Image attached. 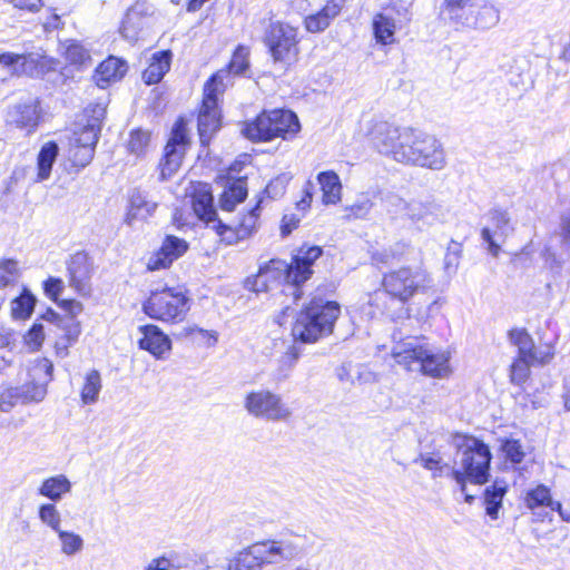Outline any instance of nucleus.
<instances>
[{"label":"nucleus","instance_id":"5fc2aeb1","mask_svg":"<svg viewBox=\"0 0 570 570\" xmlns=\"http://www.w3.org/2000/svg\"><path fill=\"white\" fill-rule=\"evenodd\" d=\"M461 255V245L455 242H451L448 246L446 254L444 257V268L446 272H454L459 265Z\"/></svg>","mask_w":570,"mask_h":570},{"label":"nucleus","instance_id":"79ce46f5","mask_svg":"<svg viewBox=\"0 0 570 570\" xmlns=\"http://www.w3.org/2000/svg\"><path fill=\"white\" fill-rule=\"evenodd\" d=\"M249 50L244 46H238L234 51L232 60L228 65V70H220L223 72V79L227 77L229 73L233 75H243L249 67Z\"/></svg>","mask_w":570,"mask_h":570},{"label":"nucleus","instance_id":"6ab92c4d","mask_svg":"<svg viewBox=\"0 0 570 570\" xmlns=\"http://www.w3.org/2000/svg\"><path fill=\"white\" fill-rule=\"evenodd\" d=\"M188 249L186 240L168 235L160 248L148 259L147 267L150 271L167 268Z\"/></svg>","mask_w":570,"mask_h":570},{"label":"nucleus","instance_id":"603ef678","mask_svg":"<svg viewBox=\"0 0 570 570\" xmlns=\"http://www.w3.org/2000/svg\"><path fill=\"white\" fill-rule=\"evenodd\" d=\"M150 141V134L144 130H134L130 134V139L128 142V149L131 154L137 156L142 155Z\"/></svg>","mask_w":570,"mask_h":570},{"label":"nucleus","instance_id":"c756f323","mask_svg":"<svg viewBox=\"0 0 570 570\" xmlns=\"http://www.w3.org/2000/svg\"><path fill=\"white\" fill-rule=\"evenodd\" d=\"M373 35L377 43L395 42V20L384 13H376L372 20Z\"/></svg>","mask_w":570,"mask_h":570},{"label":"nucleus","instance_id":"72a5a7b5","mask_svg":"<svg viewBox=\"0 0 570 570\" xmlns=\"http://www.w3.org/2000/svg\"><path fill=\"white\" fill-rule=\"evenodd\" d=\"M524 503L530 510L541 507H549L554 510L556 502L551 498L550 489L544 484H539L529 490L524 497Z\"/></svg>","mask_w":570,"mask_h":570},{"label":"nucleus","instance_id":"aec40b11","mask_svg":"<svg viewBox=\"0 0 570 570\" xmlns=\"http://www.w3.org/2000/svg\"><path fill=\"white\" fill-rule=\"evenodd\" d=\"M69 285L80 295L90 292L91 263L88 255L78 252L68 262Z\"/></svg>","mask_w":570,"mask_h":570},{"label":"nucleus","instance_id":"4d7b16f0","mask_svg":"<svg viewBox=\"0 0 570 570\" xmlns=\"http://www.w3.org/2000/svg\"><path fill=\"white\" fill-rule=\"evenodd\" d=\"M331 21L320 10L305 18V27L309 32H321L330 26Z\"/></svg>","mask_w":570,"mask_h":570},{"label":"nucleus","instance_id":"f8f14e48","mask_svg":"<svg viewBox=\"0 0 570 570\" xmlns=\"http://www.w3.org/2000/svg\"><path fill=\"white\" fill-rule=\"evenodd\" d=\"M191 206L196 216L207 225H212V228L216 230L220 239L227 245H234L246 239L245 237H240V229L237 224H225L217 218V213L214 207V197L208 184L198 183L194 186Z\"/></svg>","mask_w":570,"mask_h":570},{"label":"nucleus","instance_id":"412c9836","mask_svg":"<svg viewBox=\"0 0 570 570\" xmlns=\"http://www.w3.org/2000/svg\"><path fill=\"white\" fill-rule=\"evenodd\" d=\"M150 8L146 1H137L130 7L122 20L120 32L124 38L134 41L137 40L140 30L147 26Z\"/></svg>","mask_w":570,"mask_h":570},{"label":"nucleus","instance_id":"e2e57ef3","mask_svg":"<svg viewBox=\"0 0 570 570\" xmlns=\"http://www.w3.org/2000/svg\"><path fill=\"white\" fill-rule=\"evenodd\" d=\"M344 3L345 0H328L321 11L330 21H332L336 16H338Z\"/></svg>","mask_w":570,"mask_h":570},{"label":"nucleus","instance_id":"423d86ee","mask_svg":"<svg viewBox=\"0 0 570 570\" xmlns=\"http://www.w3.org/2000/svg\"><path fill=\"white\" fill-rule=\"evenodd\" d=\"M392 356L407 371L419 370L434 379H444L451 373L449 352L419 345L413 338L397 343L392 348Z\"/></svg>","mask_w":570,"mask_h":570},{"label":"nucleus","instance_id":"4468645a","mask_svg":"<svg viewBox=\"0 0 570 570\" xmlns=\"http://www.w3.org/2000/svg\"><path fill=\"white\" fill-rule=\"evenodd\" d=\"M244 409L249 415L271 422H286L293 415L279 394L264 389L247 393Z\"/></svg>","mask_w":570,"mask_h":570},{"label":"nucleus","instance_id":"a878e982","mask_svg":"<svg viewBox=\"0 0 570 570\" xmlns=\"http://www.w3.org/2000/svg\"><path fill=\"white\" fill-rule=\"evenodd\" d=\"M72 484L65 474H58L45 479L39 489L38 493L52 502H59L63 495L70 493Z\"/></svg>","mask_w":570,"mask_h":570},{"label":"nucleus","instance_id":"49530a36","mask_svg":"<svg viewBox=\"0 0 570 570\" xmlns=\"http://www.w3.org/2000/svg\"><path fill=\"white\" fill-rule=\"evenodd\" d=\"M99 131L100 127L98 124H89L79 132V135L75 138L72 144H76L83 148H92L95 150L96 145L98 142Z\"/></svg>","mask_w":570,"mask_h":570},{"label":"nucleus","instance_id":"680f3d73","mask_svg":"<svg viewBox=\"0 0 570 570\" xmlns=\"http://www.w3.org/2000/svg\"><path fill=\"white\" fill-rule=\"evenodd\" d=\"M170 570H179L187 568L189 564V558L177 551H170L166 553Z\"/></svg>","mask_w":570,"mask_h":570},{"label":"nucleus","instance_id":"bb28decb","mask_svg":"<svg viewBox=\"0 0 570 570\" xmlns=\"http://www.w3.org/2000/svg\"><path fill=\"white\" fill-rule=\"evenodd\" d=\"M171 51L164 50L153 55L149 66L142 72L147 85L158 83L170 69Z\"/></svg>","mask_w":570,"mask_h":570},{"label":"nucleus","instance_id":"dca6fc26","mask_svg":"<svg viewBox=\"0 0 570 570\" xmlns=\"http://www.w3.org/2000/svg\"><path fill=\"white\" fill-rule=\"evenodd\" d=\"M41 320L49 324V331H52L51 326H53L62 332L56 340L55 351L61 358L68 356L69 347L76 344L81 333L80 322L72 317H61L50 308L41 315Z\"/></svg>","mask_w":570,"mask_h":570},{"label":"nucleus","instance_id":"13d9d810","mask_svg":"<svg viewBox=\"0 0 570 570\" xmlns=\"http://www.w3.org/2000/svg\"><path fill=\"white\" fill-rule=\"evenodd\" d=\"M554 355L553 346L550 344L541 345L534 348V353L531 357L533 365L548 364Z\"/></svg>","mask_w":570,"mask_h":570},{"label":"nucleus","instance_id":"774afa93","mask_svg":"<svg viewBox=\"0 0 570 570\" xmlns=\"http://www.w3.org/2000/svg\"><path fill=\"white\" fill-rule=\"evenodd\" d=\"M560 234L563 243L570 246V209L560 216Z\"/></svg>","mask_w":570,"mask_h":570},{"label":"nucleus","instance_id":"37998d69","mask_svg":"<svg viewBox=\"0 0 570 570\" xmlns=\"http://www.w3.org/2000/svg\"><path fill=\"white\" fill-rule=\"evenodd\" d=\"M488 217L494 227L492 234L498 237L505 238L512 232L511 219L507 210L493 208L488 213Z\"/></svg>","mask_w":570,"mask_h":570},{"label":"nucleus","instance_id":"9d476101","mask_svg":"<svg viewBox=\"0 0 570 570\" xmlns=\"http://www.w3.org/2000/svg\"><path fill=\"white\" fill-rule=\"evenodd\" d=\"M189 299L181 288L164 287L153 291L142 305L151 318L166 323H180L189 311Z\"/></svg>","mask_w":570,"mask_h":570},{"label":"nucleus","instance_id":"a211bd4d","mask_svg":"<svg viewBox=\"0 0 570 570\" xmlns=\"http://www.w3.org/2000/svg\"><path fill=\"white\" fill-rule=\"evenodd\" d=\"M187 130L183 121H178L171 132L166 147L163 161L160 163L161 176L164 179L171 177L180 167L185 153Z\"/></svg>","mask_w":570,"mask_h":570},{"label":"nucleus","instance_id":"cd10ccee","mask_svg":"<svg viewBox=\"0 0 570 570\" xmlns=\"http://www.w3.org/2000/svg\"><path fill=\"white\" fill-rule=\"evenodd\" d=\"M317 181L323 191V203L335 205L341 202L342 184L338 175L333 170L322 171L317 175Z\"/></svg>","mask_w":570,"mask_h":570},{"label":"nucleus","instance_id":"b1692460","mask_svg":"<svg viewBox=\"0 0 570 570\" xmlns=\"http://www.w3.org/2000/svg\"><path fill=\"white\" fill-rule=\"evenodd\" d=\"M157 204L149 200L147 196L139 189H134L129 197V210L126 215V223L134 225L138 219H146L153 215Z\"/></svg>","mask_w":570,"mask_h":570},{"label":"nucleus","instance_id":"8fccbe9b","mask_svg":"<svg viewBox=\"0 0 570 570\" xmlns=\"http://www.w3.org/2000/svg\"><path fill=\"white\" fill-rule=\"evenodd\" d=\"M533 365L531 360L517 357L511 365L510 377L512 383L521 385L527 381L530 375V367Z\"/></svg>","mask_w":570,"mask_h":570},{"label":"nucleus","instance_id":"864d4df0","mask_svg":"<svg viewBox=\"0 0 570 570\" xmlns=\"http://www.w3.org/2000/svg\"><path fill=\"white\" fill-rule=\"evenodd\" d=\"M292 179L288 174H281L268 183L265 193L269 198L276 199L285 194L286 187Z\"/></svg>","mask_w":570,"mask_h":570},{"label":"nucleus","instance_id":"2f4dec72","mask_svg":"<svg viewBox=\"0 0 570 570\" xmlns=\"http://www.w3.org/2000/svg\"><path fill=\"white\" fill-rule=\"evenodd\" d=\"M507 493V483L502 480H497L484 490V504L487 514L495 520L499 517V510L502 505L503 497Z\"/></svg>","mask_w":570,"mask_h":570},{"label":"nucleus","instance_id":"4c0bfd02","mask_svg":"<svg viewBox=\"0 0 570 570\" xmlns=\"http://www.w3.org/2000/svg\"><path fill=\"white\" fill-rule=\"evenodd\" d=\"M57 535L60 542V551L62 554L67 557H73L83 550L85 542L81 535L62 529L57 532Z\"/></svg>","mask_w":570,"mask_h":570},{"label":"nucleus","instance_id":"ddd939ff","mask_svg":"<svg viewBox=\"0 0 570 570\" xmlns=\"http://www.w3.org/2000/svg\"><path fill=\"white\" fill-rule=\"evenodd\" d=\"M223 91V72L215 73L205 85L204 99L198 115V134L202 145H208L220 127L218 95Z\"/></svg>","mask_w":570,"mask_h":570},{"label":"nucleus","instance_id":"7c9ffc66","mask_svg":"<svg viewBox=\"0 0 570 570\" xmlns=\"http://www.w3.org/2000/svg\"><path fill=\"white\" fill-rule=\"evenodd\" d=\"M246 196V183L242 179L234 180L220 195V209L225 212H233L239 203L245 200Z\"/></svg>","mask_w":570,"mask_h":570},{"label":"nucleus","instance_id":"0e129e2a","mask_svg":"<svg viewBox=\"0 0 570 570\" xmlns=\"http://www.w3.org/2000/svg\"><path fill=\"white\" fill-rule=\"evenodd\" d=\"M421 464L424 469L433 472L434 478H439L442 475L443 466L441 465V461L433 456H421Z\"/></svg>","mask_w":570,"mask_h":570},{"label":"nucleus","instance_id":"20e7f679","mask_svg":"<svg viewBox=\"0 0 570 570\" xmlns=\"http://www.w3.org/2000/svg\"><path fill=\"white\" fill-rule=\"evenodd\" d=\"M454 444L458 450V468H452L450 475L465 494V501L472 503L474 497L465 493L466 482L484 484L488 481L492 455L489 446L474 436L456 435Z\"/></svg>","mask_w":570,"mask_h":570},{"label":"nucleus","instance_id":"6e6552de","mask_svg":"<svg viewBox=\"0 0 570 570\" xmlns=\"http://www.w3.org/2000/svg\"><path fill=\"white\" fill-rule=\"evenodd\" d=\"M297 116L286 109L264 110L255 120L247 122L243 135L253 141H269L274 138H287L299 130Z\"/></svg>","mask_w":570,"mask_h":570},{"label":"nucleus","instance_id":"4be33fe9","mask_svg":"<svg viewBox=\"0 0 570 570\" xmlns=\"http://www.w3.org/2000/svg\"><path fill=\"white\" fill-rule=\"evenodd\" d=\"M142 334L138 344L141 350L148 351L157 358H163L171 348L169 337L156 325H145L139 327Z\"/></svg>","mask_w":570,"mask_h":570},{"label":"nucleus","instance_id":"c85d7f7f","mask_svg":"<svg viewBox=\"0 0 570 570\" xmlns=\"http://www.w3.org/2000/svg\"><path fill=\"white\" fill-rule=\"evenodd\" d=\"M58 154L59 147L55 141H48L42 145L37 158V181L49 179Z\"/></svg>","mask_w":570,"mask_h":570},{"label":"nucleus","instance_id":"69168bd1","mask_svg":"<svg viewBox=\"0 0 570 570\" xmlns=\"http://www.w3.org/2000/svg\"><path fill=\"white\" fill-rule=\"evenodd\" d=\"M59 306L68 313L67 317H72L73 320L83 309L82 304L76 299H62L59 302Z\"/></svg>","mask_w":570,"mask_h":570},{"label":"nucleus","instance_id":"3c124183","mask_svg":"<svg viewBox=\"0 0 570 570\" xmlns=\"http://www.w3.org/2000/svg\"><path fill=\"white\" fill-rule=\"evenodd\" d=\"M259 218V203L250 209L243 218L237 223L240 229V237L248 238L257 228Z\"/></svg>","mask_w":570,"mask_h":570},{"label":"nucleus","instance_id":"7ed1b4c3","mask_svg":"<svg viewBox=\"0 0 570 570\" xmlns=\"http://www.w3.org/2000/svg\"><path fill=\"white\" fill-rule=\"evenodd\" d=\"M305 537L292 531L274 539L256 541L237 551L227 562V570H263L301 558L305 552Z\"/></svg>","mask_w":570,"mask_h":570},{"label":"nucleus","instance_id":"f704fd0d","mask_svg":"<svg viewBox=\"0 0 570 570\" xmlns=\"http://www.w3.org/2000/svg\"><path fill=\"white\" fill-rule=\"evenodd\" d=\"M65 59L78 68L87 67L91 62L89 50L75 40L65 43Z\"/></svg>","mask_w":570,"mask_h":570},{"label":"nucleus","instance_id":"393cba45","mask_svg":"<svg viewBox=\"0 0 570 570\" xmlns=\"http://www.w3.org/2000/svg\"><path fill=\"white\" fill-rule=\"evenodd\" d=\"M441 13L458 26L466 27L473 22L470 16L474 13L471 0H444Z\"/></svg>","mask_w":570,"mask_h":570},{"label":"nucleus","instance_id":"e433bc0d","mask_svg":"<svg viewBox=\"0 0 570 570\" xmlns=\"http://www.w3.org/2000/svg\"><path fill=\"white\" fill-rule=\"evenodd\" d=\"M509 336L511 343L518 347V357L531 360L535 348L531 335L523 328H514Z\"/></svg>","mask_w":570,"mask_h":570},{"label":"nucleus","instance_id":"473e14b6","mask_svg":"<svg viewBox=\"0 0 570 570\" xmlns=\"http://www.w3.org/2000/svg\"><path fill=\"white\" fill-rule=\"evenodd\" d=\"M101 376L97 370H91L85 376L80 397L83 404H95L101 391Z\"/></svg>","mask_w":570,"mask_h":570},{"label":"nucleus","instance_id":"39448f33","mask_svg":"<svg viewBox=\"0 0 570 570\" xmlns=\"http://www.w3.org/2000/svg\"><path fill=\"white\" fill-rule=\"evenodd\" d=\"M340 314L338 303L314 297L298 314L292 328V335L295 341L314 343L333 332Z\"/></svg>","mask_w":570,"mask_h":570},{"label":"nucleus","instance_id":"a18cd8bd","mask_svg":"<svg viewBox=\"0 0 570 570\" xmlns=\"http://www.w3.org/2000/svg\"><path fill=\"white\" fill-rule=\"evenodd\" d=\"M36 58L32 53L18 55L12 52H4L0 55V63L6 67H12L16 71L20 67L22 71H26L28 65L36 63Z\"/></svg>","mask_w":570,"mask_h":570},{"label":"nucleus","instance_id":"de8ad7c7","mask_svg":"<svg viewBox=\"0 0 570 570\" xmlns=\"http://www.w3.org/2000/svg\"><path fill=\"white\" fill-rule=\"evenodd\" d=\"M46 331L42 323L38 320L33 323L30 330L23 336L24 344L30 351H38L45 341Z\"/></svg>","mask_w":570,"mask_h":570},{"label":"nucleus","instance_id":"09e8293b","mask_svg":"<svg viewBox=\"0 0 570 570\" xmlns=\"http://www.w3.org/2000/svg\"><path fill=\"white\" fill-rule=\"evenodd\" d=\"M94 155L95 151L92 148H83L76 144H72L69 150V159L72 166L77 168H85L88 166L91 163Z\"/></svg>","mask_w":570,"mask_h":570},{"label":"nucleus","instance_id":"bf43d9fd","mask_svg":"<svg viewBox=\"0 0 570 570\" xmlns=\"http://www.w3.org/2000/svg\"><path fill=\"white\" fill-rule=\"evenodd\" d=\"M45 293L48 297L58 302L59 295L62 293L65 285L62 279L49 277L43 284Z\"/></svg>","mask_w":570,"mask_h":570},{"label":"nucleus","instance_id":"2eb2a0df","mask_svg":"<svg viewBox=\"0 0 570 570\" xmlns=\"http://www.w3.org/2000/svg\"><path fill=\"white\" fill-rule=\"evenodd\" d=\"M8 127L26 131L28 135L36 132L41 120V107L36 97L26 96L10 102L3 116Z\"/></svg>","mask_w":570,"mask_h":570},{"label":"nucleus","instance_id":"a19ab883","mask_svg":"<svg viewBox=\"0 0 570 570\" xmlns=\"http://www.w3.org/2000/svg\"><path fill=\"white\" fill-rule=\"evenodd\" d=\"M38 518L56 533L61 530V513L53 503H42L38 509Z\"/></svg>","mask_w":570,"mask_h":570},{"label":"nucleus","instance_id":"052dcab7","mask_svg":"<svg viewBox=\"0 0 570 570\" xmlns=\"http://www.w3.org/2000/svg\"><path fill=\"white\" fill-rule=\"evenodd\" d=\"M298 355L294 350H288L284 355H282L281 363V374L283 376H287L288 372L295 366L297 362Z\"/></svg>","mask_w":570,"mask_h":570},{"label":"nucleus","instance_id":"0eeeda50","mask_svg":"<svg viewBox=\"0 0 570 570\" xmlns=\"http://www.w3.org/2000/svg\"><path fill=\"white\" fill-rule=\"evenodd\" d=\"M53 364L40 358L30 371L31 381L6 389L0 394V411L10 412L18 404L40 403L47 395V385L52 380Z\"/></svg>","mask_w":570,"mask_h":570},{"label":"nucleus","instance_id":"338daca9","mask_svg":"<svg viewBox=\"0 0 570 570\" xmlns=\"http://www.w3.org/2000/svg\"><path fill=\"white\" fill-rule=\"evenodd\" d=\"M372 206H373V203L371 202V199L364 197V198L357 200L356 203H354L351 207V210L356 217H364L365 215H367L370 213Z\"/></svg>","mask_w":570,"mask_h":570},{"label":"nucleus","instance_id":"ea45409f","mask_svg":"<svg viewBox=\"0 0 570 570\" xmlns=\"http://www.w3.org/2000/svg\"><path fill=\"white\" fill-rule=\"evenodd\" d=\"M382 206L394 218H405L409 200H405L400 195L393 191L384 193L382 198Z\"/></svg>","mask_w":570,"mask_h":570},{"label":"nucleus","instance_id":"6e6d98bb","mask_svg":"<svg viewBox=\"0 0 570 570\" xmlns=\"http://www.w3.org/2000/svg\"><path fill=\"white\" fill-rule=\"evenodd\" d=\"M18 273V263L14 261H6L0 264V288L12 283Z\"/></svg>","mask_w":570,"mask_h":570},{"label":"nucleus","instance_id":"f257e3e1","mask_svg":"<svg viewBox=\"0 0 570 570\" xmlns=\"http://www.w3.org/2000/svg\"><path fill=\"white\" fill-rule=\"evenodd\" d=\"M373 146L403 164L441 170L445 166L442 144L432 135L411 127L375 121L368 130Z\"/></svg>","mask_w":570,"mask_h":570},{"label":"nucleus","instance_id":"1a4fd4ad","mask_svg":"<svg viewBox=\"0 0 570 570\" xmlns=\"http://www.w3.org/2000/svg\"><path fill=\"white\" fill-rule=\"evenodd\" d=\"M263 42L274 65L287 70L299 56L297 29L282 21H272L265 29Z\"/></svg>","mask_w":570,"mask_h":570},{"label":"nucleus","instance_id":"c9c22d12","mask_svg":"<svg viewBox=\"0 0 570 570\" xmlns=\"http://www.w3.org/2000/svg\"><path fill=\"white\" fill-rule=\"evenodd\" d=\"M499 17V11L492 6H483L478 10L474 8V13L470 16V20L474 22L468 23L466 27L489 29L498 23Z\"/></svg>","mask_w":570,"mask_h":570},{"label":"nucleus","instance_id":"9b49d317","mask_svg":"<svg viewBox=\"0 0 570 570\" xmlns=\"http://www.w3.org/2000/svg\"><path fill=\"white\" fill-rule=\"evenodd\" d=\"M382 284L391 297L405 303L415 294L431 288L433 279L430 273L421 266L401 267L385 274Z\"/></svg>","mask_w":570,"mask_h":570},{"label":"nucleus","instance_id":"f3484780","mask_svg":"<svg viewBox=\"0 0 570 570\" xmlns=\"http://www.w3.org/2000/svg\"><path fill=\"white\" fill-rule=\"evenodd\" d=\"M405 218L410 220L417 230L423 232L442 223L445 218V213L442 205L433 199L415 198L409 200Z\"/></svg>","mask_w":570,"mask_h":570},{"label":"nucleus","instance_id":"f03ea898","mask_svg":"<svg viewBox=\"0 0 570 570\" xmlns=\"http://www.w3.org/2000/svg\"><path fill=\"white\" fill-rule=\"evenodd\" d=\"M322 253L321 247L311 246L299 248L289 264L282 259H271L259 267L254 277H248L245 285L255 293H266L285 283L284 291L293 295L296 302L303 294L299 286L312 276V266Z\"/></svg>","mask_w":570,"mask_h":570},{"label":"nucleus","instance_id":"c03bdc74","mask_svg":"<svg viewBox=\"0 0 570 570\" xmlns=\"http://www.w3.org/2000/svg\"><path fill=\"white\" fill-rule=\"evenodd\" d=\"M501 451L504 454L505 460L513 464H519L523 461L525 452L519 440L504 439L501 441Z\"/></svg>","mask_w":570,"mask_h":570},{"label":"nucleus","instance_id":"58836bf2","mask_svg":"<svg viewBox=\"0 0 570 570\" xmlns=\"http://www.w3.org/2000/svg\"><path fill=\"white\" fill-rule=\"evenodd\" d=\"M36 297L28 291L23 289L20 296L11 302V314L13 318L26 320L33 312Z\"/></svg>","mask_w":570,"mask_h":570},{"label":"nucleus","instance_id":"5701e85b","mask_svg":"<svg viewBox=\"0 0 570 570\" xmlns=\"http://www.w3.org/2000/svg\"><path fill=\"white\" fill-rule=\"evenodd\" d=\"M126 71V62L110 56L97 67L94 79L98 87L106 88L109 83L121 79Z\"/></svg>","mask_w":570,"mask_h":570}]
</instances>
